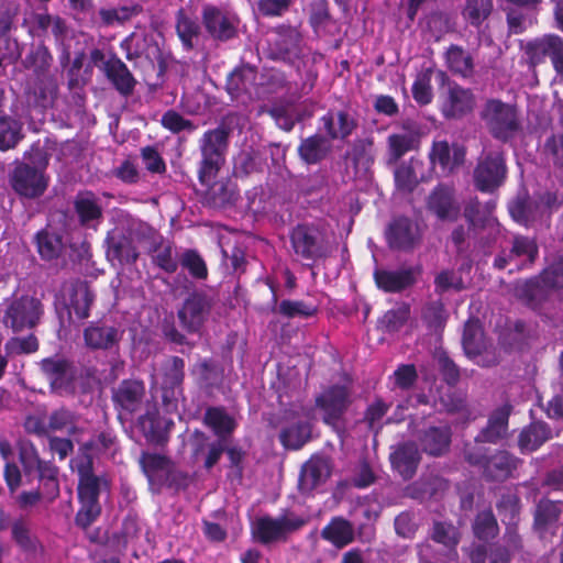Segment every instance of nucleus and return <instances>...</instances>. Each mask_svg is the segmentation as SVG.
<instances>
[{
	"label": "nucleus",
	"mask_w": 563,
	"mask_h": 563,
	"mask_svg": "<svg viewBox=\"0 0 563 563\" xmlns=\"http://www.w3.org/2000/svg\"><path fill=\"white\" fill-rule=\"evenodd\" d=\"M238 119V113L230 112L225 114L216 128L205 131L199 139L201 161L198 168V178L201 185H207L214 179L224 165L230 137Z\"/></svg>",
	"instance_id": "obj_1"
},
{
	"label": "nucleus",
	"mask_w": 563,
	"mask_h": 563,
	"mask_svg": "<svg viewBox=\"0 0 563 563\" xmlns=\"http://www.w3.org/2000/svg\"><path fill=\"white\" fill-rule=\"evenodd\" d=\"M467 464L481 471L486 482H505L518 468L520 460L506 450H489L482 445L465 444L463 450Z\"/></svg>",
	"instance_id": "obj_2"
},
{
	"label": "nucleus",
	"mask_w": 563,
	"mask_h": 563,
	"mask_svg": "<svg viewBox=\"0 0 563 563\" xmlns=\"http://www.w3.org/2000/svg\"><path fill=\"white\" fill-rule=\"evenodd\" d=\"M294 254L312 267L317 262L325 260L330 254L327 233L313 223H298L289 232Z\"/></svg>",
	"instance_id": "obj_3"
},
{
	"label": "nucleus",
	"mask_w": 563,
	"mask_h": 563,
	"mask_svg": "<svg viewBox=\"0 0 563 563\" xmlns=\"http://www.w3.org/2000/svg\"><path fill=\"white\" fill-rule=\"evenodd\" d=\"M479 117L490 135L503 143L512 140L521 129L516 107L500 99L486 100Z\"/></svg>",
	"instance_id": "obj_4"
},
{
	"label": "nucleus",
	"mask_w": 563,
	"mask_h": 563,
	"mask_svg": "<svg viewBox=\"0 0 563 563\" xmlns=\"http://www.w3.org/2000/svg\"><path fill=\"white\" fill-rule=\"evenodd\" d=\"M352 405V391L346 385L327 387L317 398L316 407L322 412V421L339 435L345 433V413Z\"/></svg>",
	"instance_id": "obj_5"
},
{
	"label": "nucleus",
	"mask_w": 563,
	"mask_h": 563,
	"mask_svg": "<svg viewBox=\"0 0 563 563\" xmlns=\"http://www.w3.org/2000/svg\"><path fill=\"white\" fill-rule=\"evenodd\" d=\"M506 177L507 165L503 151L484 152L477 159L473 172V180L475 188L481 192H494L505 183Z\"/></svg>",
	"instance_id": "obj_6"
},
{
	"label": "nucleus",
	"mask_w": 563,
	"mask_h": 563,
	"mask_svg": "<svg viewBox=\"0 0 563 563\" xmlns=\"http://www.w3.org/2000/svg\"><path fill=\"white\" fill-rule=\"evenodd\" d=\"M140 466L151 486L161 489L163 486L178 487L187 479V474L175 470L173 462L166 455L142 452Z\"/></svg>",
	"instance_id": "obj_7"
},
{
	"label": "nucleus",
	"mask_w": 563,
	"mask_h": 563,
	"mask_svg": "<svg viewBox=\"0 0 563 563\" xmlns=\"http://www.w3.org/2000/svg\"><path fill=\"white\" fill-rule=\"evenodd\" d=\"M201 23L208 35L216 42L225 43L239 35L238 14L212 3L202 5Z\"/></svg>",
	"instance_id": "obj_8"
},
{
	"label": "nucleus",
	"mask_w": 563,
	"mask_h": 563,
	"mask_svg": "<svg viewBox=\"0 0 563 563\" xmlns=\"http://www.w3.org/2000/svg\"><path fill=\"white\" fill-rule=\"evenodd\" d=\"M308 520L299 516L258 517L252 529L253 538L261 544L286 541L289 533L300 530Z\"/></svg>",
	"instance_id": "obj_9"
},
{
	"label": "nucleus",
	"mask_w": 563,
	"mask_h": 563,
	"mask_svg": "<svg viewBox=\"0 0 563 563\" xmlns=\"http://www.w3.org/2000/svg\"><path fill=\"white\" fill-rule=\"evenodd\" d=\"M528 64L536 67L550 58L560 81H563V38L558 34H545L529 41L525 47Z\"/></svg>",
	"instance_id": "obj_10"
},
{
	"label": "nucleus",
	"mask_w": 563,
	"mask_h": 563,
	"mask_svg": "<svg viewBox=\"0 0 563 563\" xmlns=\"http://www.w3.org/2000/svg\"><path fill=\"white\" fill-rule=\"evenodd\" d=\"M43 313L42 302L31 296H21L13 299L7 307L2 322L13 332L33 329Z\"/></svg>",
	"instance_id": "obj_11"
},
{
	"label": "nucleus",
	"mask_w": 563,
	"mask_h": 563,
	"mask_svg": "<svg viewBox=\"0 0 563 563\" xmlns=\"http://www.w3.org/2000/svg\"><path fill=\"white\" fill-rule=\"evenodd\" d=\"M9 183L13 191L20 197L36 199L46 191L49 177L33 168L26 162H19L9 175Z\"/></svg>",
	"instance_id": "obj_12"
},
{
	"label": "nucleus",
	"mask_w": 563,
	"mask_h": 563,
	"mask_svg": "<svg viewBox=\"0 0 563 563\" xmlns=\"http://www.w3.org/2000/svg\"><path fill=\"white\" fill-rule=\"evenodd\" d=\"M146 396L145 383L137 378L122 379L112 389L111 400L120 419H126L141 411Z\"/></svg>",
	"instance_id": "obj_13"
},
{
	"label": "nucleus",
	"mask_w": 563,
	"mask_h": 563,
	"mask_svg": "<svg viewBox=\"0 0 563 563\" xmlns=\"http://www.w3.org/2000/svg\"><path fill=\"white\" fill-rule=\"evenodd\" d=\"M77 490L80 508L76 514L75 522L78 527L87 529L101 514L100 478L95 474L78 477Z\"/></svg>",
	"instance_id": "obj_14"
},
{
	"label": "nucleus",
	"mask_w": 563,
	"mask_h": 563,
	"mask_svg": "<svg viewBox=\"0 0 563 563\" xmlns=\"http://www.w3.org/2000/svg\"><path fill=\"white\" fill-rule=\"evenodd\" d=\"M213 306L212 299L205 291H192L177 311L180 325L188 333H197L207 321Z\"/></svg>",
	"instance_id": "obj_15"
},
{
	"label": "nucleus",
	"mask_w": 563,
	"mask_h": 563,
	"mask_svg": "<svg viewBox=\"0 0 563 563\" xmlns=\"http://www.w3.org/2000/svg\"><path fill=\"white\" fill-rule=\"evenodd\" d=\"M476 107V97L471 88L450 82L443 95L440 111L446 120H461L471 114Z\"/></svg>",
	"instance_id": "obj_16"
},
{
	"label": "nucleus",
	"mask_w": 563,
	"mask_h": 563,
	"mask_svg": "<svg viewBox=\"0 0 563 563\" xmlns=\"http://www.w3.org/2000/svg\"><path fill=\"white\" fill-rule=\"evenodd\" d=\"M185 361L173 355L162 364V400L165 406L176 404L184 397Z\"/></svg>",
	"instance_id": "obj_17"
},
{
	"label": "nucleus",
	"mask_w": 563,
	"mask_h": 563,
	"mask_svg": "<svg viewBox=\"0 0 563 563\" xmlns=\"http://www.w3.org/2000/svg\"><path fill=\"white\" fill-rule=\"evenodd\" d=\"M426 209L440 221H456L461 213V206L455 190L444 184L437 185L426 200Z\"/></svg>",
	"instance_id": "obj_18"
},
{
	"label": "nucleus",
	"mask_w": 563,
	"mask_h": 563,
	"mask_svg": "<svg viewBox=\"0 0 563 563\" xmlns=\"http://www.w3.org/2000/svg\"><path fill=\"white\" fill-rule=\"evenodd\" d=\"M468 229H482L487 231V236H482L479 243L483 247H489L501 233V225L495 217L485 216L483 205L477 197L471 198L463 211Z\"/></svg>",
	"instance_id": "obj_19"
},
{
	"label": "nucleus",
	"mask_w": 563,
	"mask_h": 563,
	"mask_svg": "<svg viewBox=\"0 0 563 563\" xmlns=\"http://www.w3.org/2000/svg\"><path fill=\"white\" fill-rule=\"evenodd\" d=\"M320 130L332 141H346L358 128V121L347 109H330L320 119Z\"/></svg>",
	"instance_id": "obj_20"
},
{
	"label": "nucleus",
	"mask_w": 563,
	"mask_h": 563,
	"mask_svg": "<svg viewBox=\"0 0 563 563\" xmlns=\"http://www.w3.org/2000/svg\"><path fill=\"white\" fill-rule=\"evenodd\" d=\"M106 257L112 266L133 265L140 256L135 241L131 234L123 232L108 234L106 240Z\"/></svg>",
	"instance_id": "obj_21"
},
{
	"label": "nucleus",
	"mask_w": 563,
	"mask_h": 563,
	"mask_svg": "<svg viewBox=\"0 0 563 563\" xmlns=\"http://www.w3.org/2000/svg\"><path fill=\"white\" fill-rule=\"evenodd\" d=\"M466 150L463 145L454 143L452 146L448 141H433L429 159L433 168L439 166L443 175L453 173L464 164Z\"/></svg>",
	"instance_id": "obj_22"
},
{
	"label": "nucleus",
	"mask_w": 563,
	"mask_h": 563,
	"mask_svg": "<svg viewBox=\"0 0 563 563\" xmlns=\"http://www.w3.org/2000/svg\"><path fill=\"white\" fill-rule=\"evenodd\" d=\"M257 67L247 63L236 66L225 79L224 89L232 101L251 98L257 79Z\"/></svg>",
	"instance_id": "obj_23"
},
{
	"label": "nucleus",
	"mask_w": 563,
	"mask_h": 563,
	"mask_svg": "<svg viewBox=\"0 0 563 563\" xmlns=\"http://www.w3.org/2000/svg\"><path fill=\"white\" fill-rule=\"evenodd\" d=\"M74 211L81 227L96 229L103 220L100 198L92 190H80L73 201Z\"/></svg>",
	"instance_id": "obj_24"
},
{
	"label": "nucleus",
	"mask_w": 563,
	"mask_h": 563,
	"mask_svg": "<svg viewBox=\"0 0 563 563\" xmlns=\"http://www.w3.org/2000/svg\"><path fill=\"white\" fill-rule=\"evenodd\" d=\"M101 70L120 96L129 98L133 95L137 80L126 64L115 54H112L107 62L103 63Z\"/></svg>",
	"instance_id": "obj_25"
},
{
	"label": "nucleus",
	"mask_w": 563,
	"mask_h": 563,
	"mask_svg": "<svg viewBox=\"0 0 563 563\" xmlns=\"http://www.w3.org/2000/svg\"><path fill=\"white\" fill-rule=\"evenodd\" d=\"M137 427L148 443L164 445L168 442L174 421L161 416L154 408L139 417Z\"/></svg>",
	"instance_id": "obj_26"
},
{
	"label": "nucleus",
	"mask_w": 563,
	"mask_h": 563,
	"mask_svg": "<svg viewBox=\"0 0 563 563\" xmlns=\"http://www.w3.org/2000/svg\"><path fill=\"white\" fill-rule=\"evenodd\" d=\"M511 410L512 406L509 404L495 409L488 417L486 426L475 437L473 445H481L483 443L497 444L504 440L508 433Z\"/></svg>",
	"instance_id": "obj_27"
},
{
	"label": "nucleus",
	"mask_w": 563,
	"mask_h": 563,
	"mask_svg": "<svg viewBox=\"0 0 563 563\" xmlns=\"http://www.w3.org/2000/svg\"><path fill=\"white\" fill-rule=\"evenodd\" d=\"M553 289L541 275L531 277L515 287L516 297L528 308L539 310L550 300Z\"/></svg>",
	"instance_id": "obj_28"
},
{
	"label": "nucleus",
	"mask_w": 563,
	"mask_h": 563,
	"mask_svg": "<svg viewBox=\"0 0 563 563\" xmlns=\"http://www.w3.org/2000/svg\"><path fill=\"white\" fill-rule=\"evenodd\" d=\"M386 239L391 250L409 251L419 239L418 227L407 217L395 218L387 228Z\"/></svg>",
	"instance_id": "obj_29"
},
{
	"label": "nucleus",
	"mask_w": 563,
	"mask_h": 563,
	"mask_svg": "<svg viewBox=\"0 0 563 563\" xmlns=\"http://www.w3.org/2000/svg\"><path fill=\"white\" fill-rule=\"evenodd\" d=\"M86 346L93 351H111L119 347L122 332L113 325L91 322L82 332Z\"/></svg>",
	"instance_id": "obj_30"
},
{
	"label": "nucleus",
	"mask_w": 563,
	"mask_h": 563,
	"mask_svg": "<svg viewBox=\"0 0 563 563\" xmlns=\"http://www.w3.org/2000/svg\"><path fill=\"white\" fill-rule=\"evenodd\" d=\"M376 287L387 294H399L416 284V273L412 267L398 271L376 268L373 273Z\"/></svg>",
	"instance_id": "obj_31"
},
{
	"label": "nucleus",
	"mask_w": 563,
	"mask_h": 563,
	"mask_svg": "<svg viewBox=\"0 0 563 563\" xmlns=\"http://www.w3.org/2000/svg\"><path fill=\"white\" fill-rule=\"evenodd\" d=\"M390 464L405 481L411 479L420 463V453L416 443L408 441L398 444L389 455Z\"/></svg>",
	"instance_id": "obj_32"
},
{
	"label": "nucleus",
	"mask_w": 563,
	"mask_h": 563,
	"mask_svg": "<svg viewBox=\"0 0 563 563\" xmlns=\"http://www.w3.org/2000/svg\"><path fill=\"white\" fill-rule=\"evenodd\" d=\"M202 23L196 16L190 15L185 8H179L175 13V32L185 52L194 51L202 35Z\"/></svg>",
	"instance_id": "obj_33"
},
{
	"label": "nucleus",
	"mask_w": 563,
	"mask_h": 563,
	"mask_svg": "<svg viewBox=\"0 0 563 563\" xmlns=\"http://www.w3.org/2000/svg\"><path fill=\"white\" fill-rule=\"evenodd\" d=\"M331 151V141L324 133H314L301 139L297 147L299 158L307 165L320 164L330 155Z\"/></svg>",
	"instance_id": "obj_34"
},
{
	"label": "nucleus",
	"mask_w": 563,
	"mask_h": 563,
	"mask_svg": "<svg viewBox=\"0 0 563 563\" xmlns=\"http://www.w3.org/2000/svg\"><path fill=\"white\" fill-rule=\"evenodd\" d=\"M452 430L448 424L431 426L420 432L419 442L424 453L431 456L444 455L451 444Z\"/></svg>",
	"instance_id": "obj_35"
},
{
	"label": "nucleus",
	"mask_w": 563,
	"mask_h": 563,
	"mask_svg": "<svg viewBox=\"0 0 563 563\" xmlns=\"http://www.w3.org/2000/svg\"><path fill=\"white\" fill-rule=\"evenodd\" d=\"M562 514V503L549 498H541L533 511V530L543 537L547 532L558 528Z\"/></svg>",
	"instance_id": "obj_36"
},
{
	"label": "nucleus",
	"mask_w": 563,
	"mask_h": 563,
	"mask_svg": "<svg viewBox=\"0 0 563 563\" xmlns=\"http://www.w3.org/2000/svg\"><path fill=\"white\" fill-rule=\"evenodd\" d=\"M321 538L331 543L335 549H343L355 540V529L353 523L341 517L335 516L322 528Z\"/></svg>",
	"instance_id": "obj_37"
},
{
	"label": "nucleus",
	"mask_w": 563,
	"mask_h": 563,
	"mask_svg": "<svg viewBox=\"0 0 563 563\" xmlns=\"http://www.w3.org/2000/svg\"><path fill=\"white\" fill-rule=\"evenodd\" d=\"M331 475V465L325 457L310 459L302 467L299 476V489L310 493Z\"/></svg>",
	"instance_id": "obj_38"
},
{
	"label": "nucleus",
	"mask_w": 563,
	"mask_h": 563,
	"mask_svg": "<svg viewBox=\"0 0 563 563\" xmlns=\"http://www.w3.org/2000/svg\"><path fill=\"white\" fill-rule=\"evenodd\" d=\"M213 180L206 185L205 203L214 209L233 206L239 197L236 186L230 179Z\"/></svg>",
	"instance_id": "obj_39"
},
{
	"label": "nucleus",
	"mask_w": 563,
	"mask_h": 563,
	"mask_svg": "<svg viewBox=\"0 0 563 563\" xmlns=\"http://www.w3.org/2000/svg\"><path fill=\"white\" fill-rule=\"evenodd\" d=\"M95 301V294L86 282H77L71 285L68 301L69 320L73 316L78 321H84L90 316V308Z\"/></svg>",
	"instance_id": "obj_40"
},
{
	"label": "nucleus",
	"mask_w": 563,
	"mask_h": 563,
	"mask_svg": "<svg viewBox=\"0 0 563 563\" xmlns=\"http://www.w3.org/2000/svg\"><path fill=\"white\" fill-rule=\"evenodd\" d=\"M490 342L487 341L481 321L477 318L468 319L463 329L462 346L470 360L477 358Z\"/></svg>",
	"instance_id": "obj_41"
},
{
	"label": "nucleus",
	"mask_w": 563,
	"mask_h": 563,
	"mask_svg": "<svg viewBox=\"0 0 563 563\" xmlns=\"http://www.w3.org/2000/svg\"><path fill=\"white\" fill-rule=\"evenodd\" d=\"M59 468L52 461L40 463L30 478L38 482L37 488L44 492L47 503H53L59 496Z\"/></svg>",
	"instance_id": "obj_42"
},
{
	"label": "nucleus",
	"mask_w": 563,
	"mask_h": 563,
	"mask_svg": "<svg viewBox=\"0 0 563 563\" xmlns=\"http://www.w3.org/2000/svg\"><path fill=\"white\" fill-rule=\"evenodd\" d=\"M203 424L212 430L219 440L227 439L238 427L235 419L223 407H209L203 415Z\"/></svg>",
	"instance_id": "obj_43"
},
{
	"label": "nucleus",
	"mask_w": 563,
	"mask_h": 563,
	"mask_svg": "<svg viewBox=\"0 0 563 563\" xmlns=\"http://www.w3.org/2000/svg\"><path fill=\"white\" fill-rule=\"evenodd\" d=\"M269 288L272 290V311L277 312L280 316L294 319L297 317L300 318H310L317 314L318 307L316 305L307 303L302 300H289L284 299L278 305L277 292L275 286L269 284Z\"/></svg>",
	"instance_id": "obj_44"
},
{
	"label": "nucleus",
	"mask_w": 563,
	"mask_h": 563,
	"mask_svg": "<svg viewBox=\"0 0 563 563\" xmlns=\"http://www.w3.org/2000/svg\"><path fill=\"white\" fill-rule=\"evenodd\" d=\"M312 424L306 420H298L284 427L279 432V442L284 449L300 450L311 440Z\"/></svg>",
	"instance_id": "obj_45"
},
{
	"label": "nucleus",
	"mask_w": 563,
	"mask_h": 563,
	"mask_svg": "<svg viewBox=\"0 0 563 563\" xmlns=\"http://www.w3.org/2000/svg\"><path fill=\"white\" fill-rule=\"evenodd\" d=\"M23 139L22 121L0 110V152L14 150Z\"/></svg>",
	"instance_id": "obj_46"
},
{
	"label": "nucleus",
	"mask_w": 563,
	"mask_h": 563,
	"mask_svg": "<svg viewBox=\"0 0 563 563\" xmlns=\"http://www.w3.org/2000/svg\"><path fill=\"white\" fill-rule=\"evenodd\" d=\"M445 63L451 73L462 78H471L474 75V59L462 46L451 44L445 52Z\"/></svg>",
	"instance_id": "obj_47"
},
{
	"label": "nucleus",
	"mask_w": 563,
	"mask_h": 563,
	"mask_svg": "<svg viewBox=\"0 0 563 563\" xmlns=\"http://www.w3.org/2000/svg\"><path fill=\"white\" fill-rule=\"evenodd\" d=\"M552 437L551 428L543 421L531 422L519 434L518 444L521 451H536Z\"/></svg>",
	"instance_id": "obj_48"
},
{
	"label": "nucleus",
	"mask_w": 563,
	"mask_h": 563,
	"mask_svg": "<svg viewBox=\"0 0 563 563\" xmlns=\"http://www.w3.org/2000/svg\"><path fill=\"white\" fill-rule=\"evenodd\" d=\"M510 550L498 542L490 544H477L470 552L472 563H510Z\"/></svg>",
	"instance_id": "obj_49"
},
{
	"label": "nucleus",
	"mask_w": 563,
	"mask_h": 563,
	"mask_svg": "<svg viewBox=\"0 0 563 563\" xmlns=\"http://www.w3.org/2000/svg\"><path fill=\"white\" fill-rule=\"evenodd\" d=\"M53 64V55L45 44L32 46L22 59V66L32 70L35 77L47 76Z\"/></svg>",
	"instance_id": "obj_50"
},
{
	"label": "nucleus",
	"mask_w": 563,
	"mask_h": 563,
	"mask_svg": "<svg viewBox=\"0 0 563 563\" xmlns=\"http://www.w3.org/2000/svg\"><path fill=\"white\" fill-rule=\"evenodd\" d=\"M36 249L43 261L57 260L64 251L63 236L54 231L41 230L35 235Z\"/></svg>",
	"instance_id": "obj_51"
},
{
	"label": "nucleus",
	"mask_w": 563,
	"mask_h": 563,
	"mask_svg": "<svg viewBox=\"0 0 563 563\" xmlns=\"http://www.w3.org/2000/svg\"><path fill=\"white\" fill-rule=\"evenodd\" d=\"M30 93L33 95L34 104L36 107L42 109L53 107L58 95L56 79L51 75L36 77Z\"/></svg>",
	"instance_id": "obj_52"
},
{
	"label": "nucleus",
	"mask_w": 563,
	"mask_h": 563,
	"mask_svg": "<svg viewBox=\"0 0 563 563\" xmlns=\"http://www.w3.org/2000/svg\"><path fill=\"white\" fill-rule=\"evenodd\" d=\"M35 24L37 30L45 35L51 32L56 45L65 44L68 37V26L63 18L49 13H40L35 15Z\"/></svg>",
	"instance_id": "obj_53"
},
{
	"label": "nucleus",
	"mask_w": 563,
	"mask_h": 563,
	"mask_svg": "<svg viewBox=\"0 0 563 563\" xmlns=\"http://www.w3.org/2000/svg\"><path fill=\"white\" fill-rule=\"evenodd\" d=\"M191 374L198 376L201 385L213 387L222 380L223 368L218 361L211 357H205L192 366Z\"/></svg>",
	"instance_id": "obj_54"
},
{
	"label": "nucleus",
	"mask_w": 563,
	"mask_h": 563,
	"mask_svg": "<svg viewBox=\"0 0 563 563\" xmlns=\"http://www.w3.org/2000/svg\"><path fill=\"white\" fill-rule=\"evenodd\" d=\"M509 257L523 258V264L532 266L539 257V246L533 238L517 234L514 236Z\"/></svg>",
	"instance_id": "obj_55"
},
{
	"label": "nucleus",
	"mask_w": 563,
	"mask_h": 563,
	"mask_svg": "<svg viewBox=\"0 0 563 563\" xmlns=\"http://www.w3.org/2000/svg\"><path fill=\"white\" fill-rule=\"evenodd\" d=\"M472 530L478 540L488 541L499 533L497 519L490 508L477 512L475 516Z\"/></svg>",
	"instance_id": "obj_56"
},
{
	"label": "nucleus",
	"mask_w": 563,
	"mask_h": 563,
	"mask_svg": "<svg viewBox=\"0 0 563 563\" xmlns=\"http://www.w3.org/2000/svg\"><path fill=\"white\" fill-rule=\"evenodd\" d=\"M493 0H465L462 15L472 26L479 27L493 12Z\"/></svg>",
	"instance_id": "obj_57"
},
{
	"label": "nucleus",
	"mask_w": 563,
	"mask_h": 563,
	"mask_svg": "<svg viewBox=\"0 0 563 563\" xmlns=\"http://www.w3.org/2000/svg\"><path fill=\"white\" fill-rule=\"evenodd\" d=\"M431 539L448 548L457 558L456 547L461 534L456 527L446 521H434L431 532Z\"/></svg>",
	"instance_id": "obj_58"
},
{
	"label": "nucleus",
	"mask_w": 563,
	"mask_h": 563,
	"mask_svg": "<svg viewBox=\"0 0 563 563\" xmlns=\"http://www.w3.org/2000/svg\"><path fill=\"white\" fill-rule=\"evenodd\" d=\"M41 368L52 387L57 388L65 384L70 363L65 358L47 357L41 362Z\"/></svg>",
	"instance_id": "obj_59"
},
{
	"label": "nucleus",
	"mask_w": 563,
	"mask_h": 563,
	"mask_svg": "<svg viewBox=\"0 0 563 563\" xmlns=\"http://www.w3.org/2000/svg\"><path fill=\"white\" fill-rule=\"evenodd\" d=\"M496 508L504 525H517L521 509L520 498L517 494H503L496 504Z\"/></svg>",
	"instance_id": "obj_60"
},
{
	"label": "nucleus",
	"mask_w": 563,
	"mask_h": 563,
	"mask_svg": "<svg viewBox=\"0 0 563 563\" xmlns=\"http://www.w3.org/2000/svg\"><path fill=\"white\" fill-rule=\"evenodd\" d=\"M421 318L429 330L433 332L443 331L448 321L444 303L441 300L428 302L422 309Z\"/></svg>",
	"instance_id": "obj_61"
},
{
	"label": "nucleus",
	"mask_w": 563,
	"mask_h": 563,
	"mask_svg": "<svg viewBox=\"0 0 563 563\" xmlns=\"http://www.w3.org/2000/svg\"><path fill=\"white\" fill-rule=\"evenodd\" d=\"M410 317V306L401 302L396 308L387 310L382 317L379 323L384 331L391 333L399 331Z\"/></svg>",
	"instance_id": "obj_62"
},
{
	"label": "nucleus",
	"mask_w": 563,
	"mask_h": 563,
	"mask_svg": "<svg viewBox=\"0 0 563 563\" xmlns=\"http://www.w3.org/2000/svg\"><path fill=\"white\" fill-rule=\"evenodd\" d=\"M18 453L25 476L31 477L35 467L44 460L40 457L35 444L30 440H20L18 442Z\"/></svg>",
	"instance_id": "obj_63"
},
{
	"label": "nucleus",
	"mask_w": 563,
	"mask_h": 563,
	"mask_svg": "<svg viewBox=\"0 0 563 563\" xmlns=\"http://www.w3.org/2000/svg\"><path fill=\"white\" fill-rule=\"evenodd\" d=\"M179 264L188 271L189 275L195 279H207L208 267L197 250L188 249L180 255Z\"/></svg>",
	"instance_id": "obj_64"
}]
</instances>
